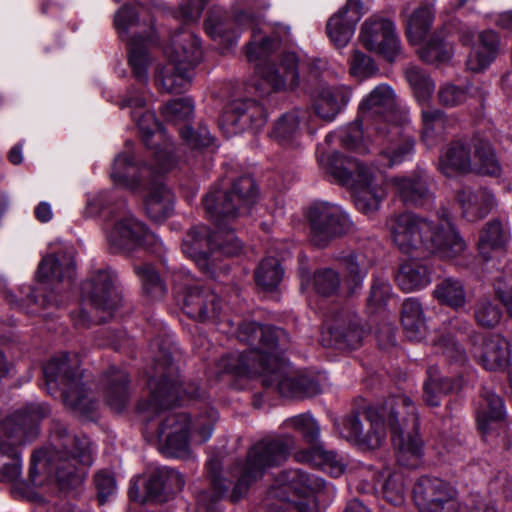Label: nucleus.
Returning <instances> with one entry per match:
<instances>
[{
	"label": "nucleus",
	"instance_id": "nucleus-57",
	"mask_svg": "<svg viewBox=\"0 0 512 512\" xmlns=\"http://www.w3.org/2000/svg\"><path fill=\"white\" fill-rule=\"evenodd\" d=\"M452 49L443 36L433 34L429 41L419 49L420 59L426 63H443L450 59Z\"/></svg>",
	"mask_w": 512,
	"mask_h": 512
},
{
	"label": "nucleus",
	"instance_id": "nucleus-21",
	"mask_svg": "<svg viewBox=\"0 0 512 512\" xmlns=\"http://www.w3.org/2000/svg\"><path fill=\"white\" fill-rule=\"evenodd\" d=\"M362 337L363 330L357 315L342 309L325 321L321 341L323 346L345 350L357 348Z\"/></svg>",
	"mask_w": 512,
	"mask_h": 512
},
{
	"label": "nucleus",
	"instance_id": "nucleus-61",
	"mask_svg": "<svg viewBox=\"0 0 512 512\" xmlns=\"http://www.w3.org/2000/svg\"><path fill=\"white\" fill-rule=\"evenodd\" d=\"M180 136L184 143L192 149H202L213 143V137L203 124H198L196 127H183L180 129Z\"/></svg>",
	"mask_w": 512,
	"mask_h": 512
},
{
	"label": "nucleus",
	"instance_id": "nucleus-14",
	"mask_svg": "<svg viewBox=\"0 0 512 512\" xmlns=\"http://www.w3.org/2000/svg\"><path fill=\"white\" fill-rule=\"evenodd\" d=\"M148 386L149 396L138 404V411L147 422L182 400L178 375L169 354L163 353L162 359H157L155 375L149 378Z\"/></svg>",
	"mask_w": 512,
	"mask_h": 512
},
{
	"label": "nucleus",
	"instance_id": "nucleus-46",
	"mask_svg": "<svg viewBox=\"0 0 512 512\" xmlns=\"http://www.w3.org/2000/svg\"><path fill=\"white\" fill-rule=\"evenodd\" d=\"M480 358L483 366L487 370L505 368L510 361V347L508 341L500 335L490 336L484 341Z\"/></svg>",
	"mask_w": 512,
	"mask_h": 512
},
{
	"label": "nucleus",
	"instance_id": "nucleus-56",
	"mask_svg": "<svg viewBox=\"0 0 512 512\" xmlns=\"http://www.w3.org/2000/svg\"><path fill=\"white\" fill-rule=\"evenodd\" d=\"M363 126L366 127L367 131H373L374 126L369 122L368 124L362 122L360 116L357 121L349 124L345 129L341 131L340 140L344 147L350 150H354L359 153L369 152V148L363 139Z\"/></svg>",
	"mask_w": 512,
	"mask_h": 512
},
{
	"label": "nucleus",
	"instance_id": "nucleus-8",
	"mask_svg": "<svg viewBox=\"0 0 512 512\" xmlns=\"http://www.w3.org/2000/svg\"><path fill=\"white\" fill-rule=\"evenodd\" d=\"M164 55L168 62L157 72V86L168 93L184 92L191 83L193 69L203 57L199 37L190 30L180 29L165 46Z\"/></svg>",
	"mask_w": 512,
	"mask_h": 512
},
{
	"label": "nucleus",
	"instance_id": "nucleus-17",
	"mask_svg": "<svg viewBox=\"0 0 512 512\" xmlns=\"http://www.w3.org/2000/svg\"><path fill=\"white\" fill-rule=\"evenodd\" d=\"M308 221L310 241L318 247L327 246L353 228L349 214L341 206L324 201L316 202L309 208Z\"/></svg>",
	"mask_w": 512,
	"mask_h": 512
},
{
	"label": "nucleus",
	"instance_id": "nucleus-28",
	"mask_svg": "<svg viewBox=\"0 0 512 512\" xmlns=\"http://www.w3.org/2000/svg\"><path fill=\"white\" fill-rule=\"evenodd\" d=\"M223 122L233 126L234 132L259 129L266 122V113L262 105L253 99H237L226 108Z\"/></svg>",
	"mask_w": 512,
	"mask_h": 512
},
{
	"label": "nucleus",
	"instance_id": "nucleus-22",
	"mask_svg": "<svg viewBox=\"0 0 512 512\" xmlns=\"http://www.w3.org/2000/svg\"><path fill=\"white\" fill-rule=\"evenodd\" d=\"M183 310L190 318L199 322L220 325L226 321L228 326L232 325L223 313L219 296L204 286L193 285L186 288Z\"/></svg>",
	"mask_w": 512,
	"mask_h": 512
},
{
	"label": "nucleus",
	"instance_id": "nucleus-19",
	"mask_svg": "<svg viewBox=\"0 0 512 512\" xmlns=\"http://www.w3.org/2000/svg\"><path fill=\"white\" fill-rule=\"evenodd\" d=\"M57 447L64 450L55 466V480H83L86 468L92 464L91 444L86 437L77 438L64 430Z\"/></svg>",
	"mask_w": 512,
	"mask_h": 512
},
{
	"label": "nucleus",
	"instance_id": "nucleus-18",
	"mask_svg": "<svg viewBox=\"0 0 512 512\" xmlns=\"http://www.w3.org/2000/svg\"><path fill=\"white\" fill-rule=\"evenodd\" d=\"M269 8L267 0H235L231 12L239 26L252 30V40L247 45L246 56L250 62H263L276 49L278 41L274 38H260L259 16Z\"/></svg>",
	"mask_w": 512,
	"mask_h": 512
},
{
	"label": "nucleus",
	"instance_id": "nucleus-27",
	"mask_svg": "<svg viewBox=\"0 0 512 512\" xmlns=\"http://www.w3.org/2000/svg\"><path fill=\"white\" fill-rule=\"evenodd\" d=\"M389 183L406 205L421 206L432 198L430 177L424 170L392 177Z\"/></svg>",
	"mask_w": 512,
	"mask_h": 512
},
{
	"label": "nucleus",
	"instance_id": "nucleus-39",
	"mask_svg": "<svg viewBox=\"0 0 512 512\" xmlns=\"http://www.w3.org/2000/svg\"><path fill=\"white\" fill-rule=\"evenodd\" d=\"M173 194L161 181L151 179L144 198L146 213L150 219L160 222L172 213Z\"/></svg>",
	"mask_w": 512,
	"mask_h": 512
},
{
	"label": "nucleus",
	"instance_id": "nucleus-43",
	"mask_svg": "<svg viewBox=\"0 0 512 512\" xmlns=\"http://www.w3.org/2000/svg\"><path fill=\"white\" fill-rule=\"evenodd\" d=\"M422 141L428 148L436 146L445 136L448 127V118L438 108L423 106Z\"/></svg>",
	"mask_w": 512,
	"mask_h": 512
},
{
	"label": "nucleus",
	"instance_id": "nucleus-45",
	"mask_svg": "<svg viewBox=\"0 0 512 512\" xmlns=\"http://www.w3.org/2000/svg\"><path fill=\"white\" fill-rule=\"evenodd\" d=\"M483 404L477 409L478 428L486 434L493 429L494 424L502 421L506 415L505 406L500 396L491 390L483 391Z\"/></svg>",
	"mask_w": 512,
	"mask_h": 512
},
{
	"label": "nucleus",
	"instance_id": "nucleus-36",
	"mask_svg": "<svg viewBox=\"0 0 512 512\" xmlns=\"http://www.w3.org/2000/svg\"><path fill=\"white\" fill-rule=\"evenodd\" d=\"M0 292L3 293L4 297L13 306L24 309V304L21 302H25L27 304L26 312L28 314H36L41 308L49 306L60 307L63 304V301L58 299L54 292L41 294V299H39V295L35 294L39 292L38 290L25 286L20 288L21 296L18 298L7 288L6 281L2 278H0Z\"/></svg>",
	"mask_w": 512,
	"mask_h": 512
},
{
	"label": "nucleus",
	"instance_id": "nucleus-51",
	"mask_svg": "<svg viewBox=\"0 0 512 512\" xmlns=\"http://www.w3.org/2000/svg\"><path fill=\"white\" fill-rule=\"evenodd\" d=\"M336 260L347 270L355 287L362 284L372 266V260L361 252L343 251L337 254Z\"/></svg>",
	"mask_w": 512,
	"mask_h": 512
},
{
	"label": "nucleus",
	"instance_id": "nucleus-42",
	"mask_svg": "<svg viewBox=\"0 0 512 512\" xmlns=\"http://www.w3.org/2000/svg\"><path fill=\"white\" fill-rule=\"evenodd\" d=\"M509 227L506 222L493 219L480 232L478 250L484 259L491 258V251L503 250L510 241Z\"/></svg>",
	"mask_w": 512,
	"mask_h": 512
},
{
	"label": "nucleus",
	"instance_id": "nucleus-32",
	"mask_svg": "<svg viewBox=\"0 0 512 512\" xmlns=\"http://www.w3.org/2000/svg\"><path fill=\"white\" fill-rule=\"evenodd\" d=\"M100 387L107 404L116 412L122 411L129 399V377L126 371L111 366L103 374Z\"/></svg>",
	"mask_w": 512,
	"mask_h": 512
},
{
	"label": "nucleus",
	"instance_id": "nucleus-15",
	"mask_svg": "<svg viewBox=\"0 0 512 512\" xmlns=\"http://www.w3.org/2000/svg\"><path fill=\"white\" fill-rule=\"evenodd\" d=\"M106 230L107 240L113 252L129 253L139 246H154L157 250V247L162 245L157 236L148 231L145 224L126 207H119L112 212Z\"/></svg>",
	"mask_w": 512,
	"mask_h": 512
},
{
	"label": "nucleus",
	"instance_id": "nucleus-35",
	"mask_svg": "<svg viewBox=\"0 0 512 512\" xmlns=\"http://www.w3.org/2000/svg\"><path fill=\"white\" fill-rule=\"evenodd\" d=\"M351 98L346 86H322L314 99L316 114L325 121H332Z\"/></svg>",
	"mask_w": 512,
	"mask_h": 512
},
{
	"label": "nucleus",
	"instance_id": "nucleus-47",
	"mask_svg": "<svg viewBox=\"0 0 512 512\" xmlns=\"http://www.w3.org/2000/svg\"><path fill=\"white\" fill-rule=\"evenodd\" d=\"M471 173L487 176L500 175L501 165L488 142L483 140L473 141Z\"/></svg>",
	"mask_w": 512,
	"mask_h": 512
},
{
	"label": "nucleus",
	"instance_id": "nucleus-54",
	"mask_svg": "<svg viewBox=\"0 0 512 512\" xmlns=\"http://www.w3.org/2000/svg\"><path fill=\"white\" fill-rule=\"evenodd\" d=\"M284 271L280 262L275 257H267L261 261L255 271V281L262 289L271 291L282 280Z\"/></svg>",
	"mask_w": 512,
	"mask_h": 512
},
{
	"label": "nucleus",
	"instance_id": "nucleus-37",
	"mask_svg": "<svg viewBox=\"0 0 512 512\" xmlns=\"http://www.w3.org/2000/svg\"><path fill=\"white\" fill-rule=\"evenodd\" d=\"M499 51V37L492 30L478 34L477 43L470 51L466 65L470 71L480 72L487 68L496 58Z\"/></svg>",
	"mask_w": 512,
	"mask_h": 512
},
{
	"label": "nucleus",
	"instance_id": "nucleus-49",
	"mask_svg": "<svg viewBox=\"0 0 512 512\" xmlns=\"http://www.w3.org/2000/svg\"><path fill=\"white\" fill-rule=\"evenodd\" d=\"M306 117L304 110L296 109L283 114L275 123L272 137L283 146L290 145L299 134L300 122Z\"/></svg>",
	"mask_w": 512,
	"mask_h": 512
},
{
	"label": "nucleus",
	"instance_id": "nucleus-59",
	"mask_svg": "<svg viewBox=\"0 0 512 512\" xmlns=\"http://www.w3.org/2000/svg\"><path fill=\"white\" fill-rule=\"evenodd\" d=\"M473 312L476 323L486 329H491L498 325L502 316L499 306L488 297L478 298Z\"/></svg>",
	"mask_w": 512,
	"mask_h": 512
},
{
	"label": "nucleus",
	"instance_id": "nucleus-52",
	"mask_svg": "<svg viewBox=\"0 0 512 512\" xmlns=\"http://www.w3.org/2000/svg\"><path fill=\"white\" fill-rule=\"evenodd\" d=\"M129 497L141 504L165 502L170 498V492L165 487V482H133L129 488Z\"/></svg>",
	"mask_w": 512,
	"mask_h": 512
},
{
	"label": "nucleus",
	"instance_id": "nucleus-10",
	"mask_svg": "<svg viewBox=\"0 0 512 512\" xmlns=\"http://www.w3.org/2000/svg\"><path fill=\"white\" fill-rule=\"evenodd\" d=\"M327 501L326 482H274L254 512H285L291 504L297 512H320Z\"/></svg>",
	"mask_w": 512,
	"mask_h": 512
},
{
	"label": "nucleus",
	"instance_id": "nucleus-2",
	"mask_svg": "<svg viewBox=\"0 0 512 512\" xmlns=\"http://www.w3.org/2000/svg\"><path fill=\"white\" fill-rule=\"evenodd\" d=\"M236 336L251 348L243 352H230L216 360L209 374L217 378L223 375L236 377L263 375V384L274 387L284 397H312L320 393L314 380L289 374L280 359L289 342L287 333L277 327L262 326L256 322L241 324Z\"/></svg>",
	"mask_w": 512,
	"mask_h": 512
},
{
	"label": "nucleus",
	"instance_id": "nucleus-30",
	"mask_svg": "<svg viewBox=\"0 0 512 512\" xmlns=\"http://www.w3.org/2000/svg\"><path fill=\"white\" fill-rule=\"evenodd\" d=\"M472 143L465 140H453L442 148L438 169L447 177L471 173Z\"/></svg>",
	"mask_w": 512,
	"mask_h": 512
},
{
	"label": "nucleus",
	"instance_id": "nucleus-13",
	"mask_svg": "<svg viewBox=\"0 0 512 512\" xmlns=\"http://www.w3.org/2000/svg\"><path fill=\"white\" fill-rule=\"evenodd\" d=\"M293 447L294 438L287 433L262 438L248 450L246 460L235 466L238 480L262 478L269 469L284 463Z\"/></svg>",
	"mask_w": 512,
	"mask_h": 512
},
{
	"label": "nucleus",
	"instance_id": "nucleus-40",
	"mask_svg": "<svg viewBox=\"0 0 512 512\" xmlns=\"http://www.w3.org/2000/svg\"><path fill=\"white\" fill-rule=\"evenodd\" d=\"M70 482H11L10 492L15 499L42 503L49 494L64 493Z\"/></svg>",
	"mask_w": 512,
	"mask_h": 512
},
{
	"label": "nucleus",
	"instance_id": "nucleus-64",
	"mask_svg": "<svg viewBox=\"0 0 512 512\" xmlns=\"http://www.w3.org/2000/svg\"><path fill=\"white\" fill-rule=\"evenodd\" d=\"M493 286L495 295L512 317V272L502 271L495 278Z\"/></svg>",
	"mask_w": 512,
	"mask_h": 512
},
{
	"label": "nucleus",
	"instance_id": "nucleus-63",
	"mask_svg": "<svg viewBox=\"0 0 512 512\" xmlns=\"http://www.w3.org/2000/svg\"><path fill=\"white\" fill-rule=\"evenodd\" d=\"M313 284L317 293L329 296L337 291L340 285V277L330 268L321 269L315 272Z\"/></svg>",
	"mask_w": 512,
	"mask_h": 512
},
{
	"label": "nucleus",
	"instance_id": "nucleus-31",
	"mask_svg": "<svg viewBox=\"0 0 512 512\" xmlns=\"http://www.w3.org/2000/svg\"><path fill=\"white\" fill-rule=\"evenodd\" d=\"M295 460L318 467L330 477L339 478L346 474V459L334 450H327L322 445H315L308 450L298 451Z\"/></svg>",
	"mask_w": 512,
	"mask_h": 512
},
{
	"label": "nucleus",
	"instance_id": "nucleus-11",
	"mask_svg": "<svg viewBox=\"0 0 512 512\" xmlns=\"http://www.w3.org/2000/svg\"><path fill=\"white\" fill-rule=\"evenodd\" d=\"M43 373L49 390L61 387L66 406L87 417L96 409L97 403L89 398L81 381L76 356L63 353L52 358L44 366Z\"/></svg>",
	"mask_w": 512,
	"mask_h": 512
},
{
	"label": "nucleus",
	"instance_id": "nucleus-24",
	"mask_svg": "<svg viewBox=\"0 0 512 512\" xmlns=\"http://www.w3.org/2000/svg\"><path fill=\"white\" fill-rule=\"evenodd\" d=\"M412 498L420 512H460L457 491L450 482H415Z\"/></svg>",
	"mask_w": 512,
	"mask_h": 512
},
{
	"label": "nucleus",
	"instance_id": "nucleus-44",
	"mask_svg": "<svg viewBox=\"0 0 512 512\" xmlns=\"http://www.w3.org/2000/svg\"><path fill=\"white\" fill-rule=\"evenodd\" d=\"M433 297L441 305L453 310H461L467 304V295L463 282L454 277L438 281L433 290Z\"/></svg>",
	"mask_w": 512,
	"mask_h": 512
},
{
	"label": "nucleus",
	"instance_id": "nucleus-25",
	"mask_svg": "<svg viewBox=\"0 0 512 512\" xmlns=\"http://www.w3.org/2000/svg\"><path fill=\"white\" fill-rule=\"evenodd\" d=\"M363 14L362 0H347L345 6L328 19L326 33L336 48L347 46Z\"/></svg>",
	"mask_w": 512,
	"mask_h": 512
},
{
	"label": "nucleus",
	"instance_id": "nucleus-53",
	"mask_svg": "<svg viewBox=\"0 0 512 512\" xmlns=\"http://www.w3.org/2000/svg\"><path fill=\"white\" fill-rule=\"evenodd\" d=\"M406 79L413 90L417 102L427 105L435 89L434 82L419 67L410 66L405 70Z\"/></svg>",
	"mask_w": 512,
	"mask_h": 512
},
{
	"label": "nucleus",
	"instance_id": "nucleus-5",
	"mask_svg": "<svg viewBox=\"0 0 512 512\" xmlns=\"http://www.w3.org/2000/svg\"><path fill=\"white\" fill-rule=\"evenodd\" d=\"M145 98L142 94L129 91L123 100L121 108H131V117L137 124L142 139L147 147L154 149V162L151 166L138 167L134 161V155L127 142V150L119 153L113 162L111 179L116 185L131 190L137 189L144 178L154 174H163L175 167L177 158L174 154V146L165 131L158 123L155 114L145 110Z\"/></svg>",
	"mask_w": 512,
	"mask_h": 512
},
{
	"label": "nucleus",
	"instance_id": "nucleus-29",
	"mask_svg": "<svg viewBox=\"0 0 512 512\" xmlns=\"http://www.w3.org/2000/svg\"><path fill=\"white\" fill-rule=\"evenodd\" d=\"M75 249L64 247L46 255L39 263L37 277L40 281L68 282L75 276Z\"/></svg>",
	"mask_w": 512,
	"mask_h": 512
},
{
	"label": "nucleus",
	"instance_id": "nucleus-41",
	"mask_svg": "<svg viewBox=\"0 0 512 512\" xmlns=\"http://www.w3.org/2000/svg\"><path fill=\"white\" fill-rule=\"evenodd\" d=\"M396 282L406 293L419 291L431 283V270L419 261H405L399 266Z\"/></svg>",
	"mask_w": 512,
	"mask_h": 512
},
{
	"label": "nucleus",
	"instance_id": "nucleus-55",
	"mask_svg": "<svg viewBox=\"0 0 512 512\" xmlns=\"http://www.w3.org/2000/svg\"><path fill=\"white\" fill-rule=\"evenodd\" d=\"M134 271L141 281L144 293L151 299H160L166 292L165 284L150 264H135Z\"/></svg>",
	"mask_w": 512,
	"mask_h": 512
},
{
	"label": "nucleus",
	"instance_id": "nucleus-1",
	"mask_svg": "<svg viewBox=\"0 0 512 512\" xmlns=\"http://www.w3.org/2000/svg\"><path fill=\"white\" fill-rule=\"evenodd\" d=\"M359 114L362 122L374 126L376 140L382 148L379 151V167L367 165L357 159L346 157L340 152L321 154L318 163L333 181L350 187L354 192L356 208L363 214L375 213L386 197L382 169L398 165L411 158L414 142L404 139L394 143L400 135V127L393 122L397 116L396 95L391 86H376L360 103Z\"/></svg>",
	"mask_w": 512,
	"mask_h": 512
},
{
	"label": "nucleus",
	"instance_id": "nucleus-58",
	"mask_svg": "<svg viewBox=\"0 0 512 512\" xmlns=\"http://www.w3.org/2000/svg\"><path fill=\"white\" fill-rule=\"evenodd\" d=\"M280 427L282 429L299 431L303 438L309 443L316 442L320 436L319 424L310 413L289 417L282 422Z\"/></svg>",
	"mask_w": 512,
	"mask_h": 512
},
{
	"label": "nucleus",
	"instance_id": "nucleus-26",
	"mask_svg": "<svg viewBox=\"0 0 512 512\" xmlns=\"http://www.w3.org/2000/svg\"><path fill=\"white\" fill-rule=\"evenodd\" d=\"M190 419L185 413L169 412L158 427V438L170 456L185 454L189 447Z\"/></svg>",
	"mask_w": 512,
	"mask_h": 512
},
{
	"label": "nucleus",
	"instance_id": "nucleus-33",
	"mask_svg": "<svg viewBox=\"0 0 512 512\" xmlns=\"http://www.w3.org/2000/svg\"><path fill=\"white\" fill-rule=\"evenodd\" d=\"M250 490V482H211L208 489L197 495L198 509L210 511L221 499L235 503L244 498Z\"/></svg>",
	"mask_w": 512,
	"mask_h": 512
},
{
	"label": "nucleus",
	"instance_id": "nucleus-16",
	"mask_svg": "<svg viewBox=\"0 0 512 512\" xmlns=\"http://www.w3.org/2000/svg\"><path fill=\"white\" fill-rule=\"evenodd\" d=\"M141 25L138 12L130 5L122 6L115 13L114 26L121 39L129 43V65L135 78L141 83H146L148 80L147 68L150 63V58L145 42L152 41L153 28L149 26V31H144L146 33L145 36L138 35V31H135V35L132 37L130 36L131 30L133 28H140Z\"/></svg>",
	"mask_w": 512,
	"mask_h": 512
},
{
	"label": "nucleus",
	"instance_id": "nucleus-60",
	"mask_svg": "<svg viewBox=\"0 0 512 512\" xmlns=\"http://www.w3.org/2000/svg\"><path fill=\"white\" fill-rule=\"evenodd\" d=\"M162 115L169 122H180L191 117L194 105L189 98H179L168 101L162 107Z\"/></svg>",
	"mask_w": 512,
	"mask_h": 512
},
{
	"label": "nucleus",
	"instance_id": "nucleus-9",
	"mask_svg": "<svg viewBox=\"0 0 512 512\" xmlns=\"http://www.w3.org/2000/svg\"><path fill=\"white\" fill-rule=\"evenodd\" d=\"M437 352L444 354L449 360L463 367V371L455 379L442 376L437 366H429L427 379L423 384V399L429 406H439L442 395L457 392L472 384L475 371L466 367L467 355L464 348L450 335H441L431 340Z\"/></svg>",
	"mask_w": 512,
	"mask_h": 512
},
{
	"label": "nucleus",
	"instance_id": "nucleus-6",
	"mask_svg": "<svg viewBox=\"0 0 512 512\" xmlns=\"http://www.w3.org/2000/svg\"><path fill=\"white\" fill-rule=\"evenodd\" d=\"M393 243L404 254H435L453 259L466 244L448 219L434 223L413 212L394 214L387 220Z\"/></svg>",
	"mask_w": 512,
	"mask_h": 512
},
{
	"label": "nucleus",
	"instance_id": "nucleus-38",
	"mask_svg": "<svg viewBox=\"0 0 512 512\" xmlns=\"http://www.w3.org/2000/svg\"><path fill=\"white\" fill-rule=\"evenodd\" d=\"M206 33L215 41L227 46L237 42L240 32L248 29L247 26H239L232 15L230 19L223 11L213 9L204 23Z\"/></svg>",
	"mask_w": 512,
	"mask_h": 512
},
{
	"label": "nucleus",
	"instance_id": "nucleus-48",
	"mask_svg": "<svg viewBox=\"0 0 512 512\" xmlns=\"http://www.w3.org/2000/svg\"><path fill=\"white\" fill-rule=\"evenodd\" d=\"M402 325L407 338L411 341H421L426 335V325L423 319L421 304L414 298H408L402 304Z\"/></svg>",
	"mask_w": 512,
	"mask_h": 512
},
{
	"label": "nucleus",
	"instance_id": "nucleus-20",
	"mask_svg": "<svg viewBox=\"0 0 512 512\" xmlns=\"http://www.w3.org/2000/svg\"><path fill=\"white\" fill-rule=\"evenodd\" d=\"M258 81L255 90L261 96H268L273 92L294 90L300 83L298 72V58L295 53H285L279 64H257Z\"/></svg>",
	"mask_w": 512,
	"mask_h": 512
},
{
	"label": "nucleus",
	"instance_id": "nucleus-50",
	"mask_svg": "<svg viewBox=\"0 0 512 512\" xmlns=\"http://www.w3.org/2000/svg\"><path fill=\"white\" fill-rule=\"evenodd\" d=\"M434 19V9L431 5H421L409 17L406 33L411 44H419L429 31Z\"/></svg>",
	"mask_w": 512,
	"mask_h": 512
},
{
	"label": "nucleus",
	"instance_id": "nucleus-7",
	"mask_svg": "<svg viewBox=\"0 0 512 512\" xmlns=\"http://www.w3.org/2000/svg\"><path fill=\"white\" fill-rule=\"evenodd\" d=\"M48 414L46 405L31 403L0 424V480L19 479L21 460L17 446L36 436L38 422Z\"/></svg>",
	"mask_w": 512,
	"mask_h": 512
},
{
	"label": "nucleus",
	"instance_id": "nucleus-12",
	"mask_svg": "<svg viewBox=\"0 0 512 512\" xmlns=\"http://www.w3.org/2000/svg\"><path fill=\"white\" fill-rule=\"evenodd\" d=\"M82 291L88 297L94 314L89 315L84 309L73 312L71 317L76 326L84 327L91 322L106 321L112 316L122 299L117 274L110 267L96 270L82 284Z\"/></svg>",
	"mask_w": 512,
	"mask_h": 512
},
{
	"label": "nucleus",
	"instance_id": "nucleus-3",
	"mask_svg": "<svg viewBox=\"0 0 512 512\" xmlns=\"http://www.w3.org/2000/svg\"><path fill=\"white\" fill-rule=\"evenodd\" d=\"M257 188L250 176H241L230 189H213L203 199L206 213L215 223L211 232L204 225L193 227L182 243L183 252L193 259L205 273H213L217 253L234 256L242 250L241 241L230 229L229 224L239 215L249 212L256 202Z\"/></svg>",
	"mask_w": 512,
	"mask_h": 512
},
{
	"label": "nucleus",
	"instance_id": "nucleus-23",
	"mask_svg": "<svg viewBox=\"0 0 512 512\" xmlns=\"http://www.w3.org/2000/svg\"><path fill=\"white\" fill-rule=\"evenodd\" d=\"M359 41L369 51L382 54L392 61L400 49L394 23L380 16L366 19L360 29Z\"/></svg>",
	"mask_w": 512,
	"mask_h": 512
},
{
	"label": "nucleus",
	"instance_id": "nucleus-4",
	"mask_svg": "<svg viewBox=\"0 0 512 512\" xmlns=\"http://www.w3.org/2000/svg\"><path fill=\"white\" fill-rule=\"evenodd\" d=\"M385 421L398 464L409 469L418 467L422 455V440L417 434L419 418L414 402L405 394L389 397L380 409L370 407L347 416L343 420V436L361 451L376 450L386 439Z\"/></svg>",
	"mask_w": 512,
	"mask_h": 512
},
{
	"label": "nucleus",
	"instance_id": "nucleus-62",
	"mask_svg": "<svg viewBox=\"0 0 512 512\" xmlns=\"http://www.w3.org/2000/svg\"><path fill=\"white\" fill-rule=\"evenodd\" d=\"M378 71L374 61L360 50H354L349 60V72L359 79H366Z\"/></svg>",
	"mask_w": 512,
	"mask_h": 512
},
{
	"label": "nucleus",
	"instance_id": "nucleus-34",
	"mask_svg": "<svg viewBox=\"0 0 512 512\" xmlns=\"http://www.w3.org/2000/svg\"><path fill=\"white\" fill-rule=\"evenodd\" d=\"M457 200L462 207L463 216L471 222L484 218L497 205L493 193L485 188H463L458 191Z\"/></svg>",
	"mask_w": 512,
	"mask_h": 512
}]
</instances>
